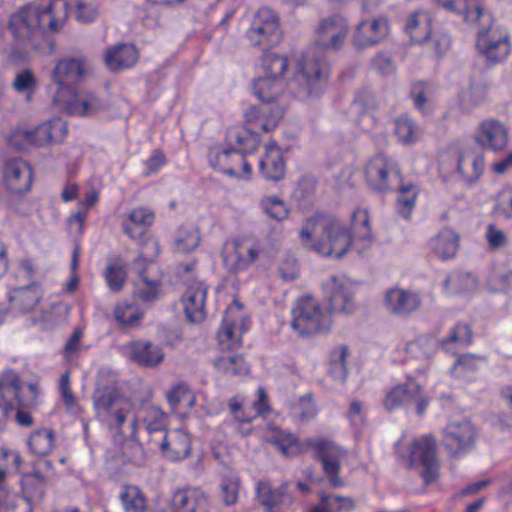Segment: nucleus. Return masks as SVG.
Wrapping results in <instances>:
<instances>
[{"instance_id": "nucleus-1", "label": "nucleus", "mask_w": 512, "mask_h": 512, "mask_svg": "<svg viewBox=\"0 0 512 512\" xmlns=\"http://www.w3.org/2000/svg\"><path fill=\"white\" fill-rule=\"evenodd\" d=\"M348 34V24L340 15L322 20L317 28L315 45L310 48L299 63L296 75L297 96L301 100L318 97L327 82L329 66L326 50H338Z\"/></svg>"}, {"instance_id": "nucleus-2", "label": "nucleus", "mask_w": 512, "mask_h": 512, "mask_svg": "<svg viewBox=\"0 0 512 512\" xmlns=\"http://www.w3.org/2000/svg\"><path fill=\"white\" fill-rule=\"evenodd\" d=\"M65 0L30 2L10 16L8 30L15 45L25 52L38 49L47 32H59L68 17Z\"/></svg>"}, {"instance_id": "nucleus-3", "label": "nucleus", "mask_w": 512, "mask_h": 512, "mask_svg": "<svg viewBox=\"0 0 512 512\" xmlns=\"http://www.w3.org/2000/svg\"><path fill=\"white\" fill-rule=\"evenodd\" d=\"M484 0H437L445 10L462 15L467 22L478 23L476 47L489 64H497L506 59L510 52L508 33L493 26V17L484 10Z\"/></svg>"}, {"instance_id": "nucleus-4", "label": "nucleus", "mask_w": 512, "mask_h": 512, "mask_svg": "<svg viewBox=\"0 0 512 512\" xmlns=\"http://www.w3.org/2000/svg\"><path fill=\"white\" fill-rule=\"evenodd\" d=\"M273 443L285 455L304 448L310 450L313 457L321 462L330 486L337 488L343 485V481L339 477L340 460L346 457L347 452L339 445L324 438H308L300 447L297 438L292 433L285 431L277 432L273 437Z\"/></svg>"}, {"instance_id": "nucleus-5", "label": "nucleus", "mask_w": 512, "mask_h": 512, "mask_svg": "<svg viewBox=\"0 0 512 512\" xmlns=\"http://www.w3.org/2000/svg\"><path fill=\"white\" fill-rule=\"evenodd\" d=\"M252 89L260 104L247 108L244 117L253 128L268 133L277 127L284 115V108L277 101L283 90L282 82L266 75L255 79Z\"/></svg>"}, {"instance_id": "nucleus-6", "label": "nucleus", "mask_w": 512, "mask_h": 512, "mask_svg": "<svg viewBox=\"0 0 512 512\" xmlns=\"http://www.w3.org/2000/svg\"><path fill=\"white\" fill-rule=\"evenodd\" d=\"M40 394L36 383H23L12 369L0 375V431L6 426L9 416L19 407H35Z\"/></svg>"}, {"instance_id": "nucleus-7", "label": "nucleus", "mask_w": 512, "mask_h": 512, "mask_svg": "<svg viewBox=\"0 0 512 512\" xmlns=\"http://www.w3.org/2000/svg\"><path fill=\"white\" fill-rule=\"evenodd\" d=\"M291 313V328L301 337L325 333L331 328L330 314L310 295L298 298Z\"/></svg>"}, {"instance_id": "nucleus-8", "label": "nucleus", "mask_w": 512, "mask_h": 512, "mask_svg": "<svg viewBox=\"0 0 512 512\" xmlns=\"http://www.w3.org/2000/svg\"><path fill=\"white\" fill-rule=\"evenodd\" d=\"M399 457L410 468H422L421 476L426 485L439 478L440 463L437 458L436 441L430 435L415 438L409 444L407 453Z\"/></svg>"}, {"instance_id": "nucleus-9", "label": "nucleus", "mask_w": 512, "mask_h": 512, "mask_svg": "<svg viewBox=\"0 0 512 512\" xmlns=\"http://www.w3.org/2000/svg\"><path fill=\"white\" fill-rule=\"evenodd\" d=\"M53 103L61 111L78 117H92L108 109V103L91 91L63 90L55 94Z\"/></svg>"}, {"instance_id": "nucleus-10", "label": "nucleus", "mask_w": 512, "mask_h": 512, "mask_svg": "<svg viewBox=\"0 0 512 512\" xmlns=\"http://www.w3.org/2000/svg\"><path fill=\"white\" fill-rule=\"evenodd\" d=\"M167 425L166 414L158 407L145 406L138 410L130 424L131 438L135 441L132 449L135 455L131 461L136 465H142L145 460L143 447L139 444V434L145 431L148 435L160 432L165 433Z\"/></svg>"}, {"instance_id": "nucleus-11", "label": "nucleus", "mask_w": 512, "mask_h": 512, "mask_svg": "<svg viewBox=\"0 0 512 512\" xmlns=\"http://www.w3.org/2000/svg\"><path fill=\"white\" fill-rule=\"evenodd\" d=\"M325 239L312 246V251L322 256H344L347 252H355L360 245L355 241L341 221L330 216L325 218L323 226Z\"/></svg>"}, {"instance_id": "nucleus-12", "label": "nucleus", "mask_w": 512, "mask_h": 512, "mask_svg": "<svg viewBox=\"0 0 512 512\" xmlns=\"http://www.w3.org/2000/svg\"><path fill=\"white\" fill-rule=\"evenodd\" d=\"M246 35L251 45L261 47L262 50L277 45L282 36L278 16L267 7L259 9Z\"/></svg>"}, {"instance_id": "nucleus-13", "label": "nucleus", "mask_w": 512, "mask_h": 512, "mask_svg": "<svg viewBox=\"0 0 512 512\" xmlns=\"http://www.w3.org/2000/svg\"><path fill=\"white\" fill-rule=\"evenodd\" d=\"M358 284L346 277L331 276L324 284L323 290L332 313L351 314L357 304L355 294Z\"/></svg>"}, {"instance_id": "nucleus-14", "label": "nucleus", "mask_w": 512, "mask_h": 512, "mask_svg": "<svg viewBox=\"0 0 512 512\" xmlns=\"http://www.w3.org/2000/svg\"><path fill=\"white\" fill-rule=\"evenodd\" d=\"M398 191L396 198L397 213L409 220L416 206L417 187L412 182L405 183L401 176L399 165L386 160V190Z\"/></svg>"}, {"instance_id": "nucleus-15", "label": "nucleus", "mask_w": 512, "mask_h": 512, "mask_svg": "<svg viewBox=\"0 0 512 512\" xmlns=\"http://www.w3.org/2000/svg\"><path fill=\"white\" fill-rule=\"evenodd\" d=\"M91 73V65L85 56L64 57L56 62L52 80L58 86L55 94L63 90H76L75 86Z\"/></svg>"}, {"instance_id": "nucleus-16", "label": "nucleus", "mask_w": 512, "mask_h": 512, "mask_svg": "<svg viewBox=\"0 0 512 512\" xmlns=\"http://www.w3.org/2000/svg\"><path fill=\"white\" fill-rule=\"evenodd\" d=\"M243 305L234 300L225 310L222 325L217 333L218 342L223 350H233L242 344V333L246 330Z\"/></svg>"}, {"instance_id": "nucleus-17", "label": "nucleus", "mask_w": 512, "mask_h": 512, "mask_svg": "<svg viewBox=\"0 0 512 512\" xmlns=\"http://www.w3.org/2000/svg\"><path fill=\"white\" fill-rule=\"evenodd\" d=\"M401 406H414L416 412L422 415L428 406V400L418 385L402 384L386 394V409H395Z\"/></svg>"}, {"instance_id": "nucleus-18", "label": "nucleus", "mask_w": 512, "mask_h": 512, "mask_svg": "<svg viewBox=\"0 0 512 512\" xmlns=\"http://www.w3.org/2000/svg\"><path fill=\"white\" fill-rule=\"evenodd\" d=\"M42 298L38 283L15 285L7 292L9 311L16 314L32 311Z\"/></svg>"}, {"instance_id": "nucleus-19", "label": "nucleus", "mask_w": 512, "mask_h": 512, "mask_svg": "<svg viewBox=\"0 0 512 512\" xmlns=\"http://www.w3.org/2000/svg\"><path fill=\"white\" fill-rule=\"evenodd\" d=\"M476 430L470 421L451 422L444 429L446 448L453 454H460L474 445Z\"/></svg>"}, {"instance_id": "nucleus-20", "label": "nucleus", "mask_w": 512, "mask_h": 512, "mask_svg": "<svg viewBox=\"0 0 512 512\" xmlns=\"http://www.w3.org/2000/svg\"><path fill=\"white\" fill-rule=\"evenodd\" d=\"M171 505L175 512H210L208 495L196 486L177 489L173 493Z\"/></svg>"}, {"instance_id": "nucleus-21", "label": "nucleus", "mask_w": 512, "mask_h": 512, "mask_svg": "<svg viewBox=\"0 0 512 512\" xmlns=\"http://www.w3.org/2000/svg\"><path fill=\"white\" fill-rule=\"evenodd\" d=\"M33 173L31 166L20 158L10 159L4 167V182L7 189L14 194L30 190Z\"/></svg>"}, {"instance_id": "nucleus-22", "label": "nucleus", "mask_w": 512, "mask_h": 512, "mask_svg": "<svg viewBox=\"0 0 512 512\" xmlns=\"http://www.w3.org/2000/svg\"><path fill=\"white\" fill-rule=\"evenodd\" d=\"M208 286L204 282H193L182 295V304L189 322L198 323L206 318L205 303Z\"/></svg>"}, {"instance_id": "nucleus-23", "label": "nucleus", "mask_w": 512, "mask_h": 512, "mask_svg": "<svg viewBox=\"0 0 512 512\" xmlns=\"http://www.w3.org/2000/svg\"><path fill=\"white\" fill-rule=\"evenodd\" d=\"M162 454L170 461H181L191 453L190 435L183 429L165 432L158 442Z\"/></svg>"}, {"instance_id": "nucleus-24", "label": "nucleus", "mask_w": 512, "mask_h": 512, "mask_svg": "<svg viewBox=\"0 0 512 512\" xmlns=\"http://www.w3.org/2000/svg\"><path fill=\"white\" fill-rule=\"evenodd\" d=\"M475 140L483 149L500 152L507 147L508 129L499 121L485 120L480 124Z\"/></svg>"}, {"instance_id": "nucleus-25", "label": "nucleus", "mask_w": 512, "mask_h": 512, "mask_svg": "<svg viewBox=\"0 0 512 512\" xmlns=\"http://www.w3.org/2000/svg\"><path fill=\"white\" fill-rule=\"evenodd\" d=\"M351 110L357 114L356 124L364 132L372 131L379 123L380 109L374 96L368 91L360 92L352 102Z\"/></svg>"}, {"instance_id": "nucleus-26", "label": "nucleus", "mask_w": 512, "mask_h": 512, "mask_svg": "<svg viewBox=\"0 0 512 512\" xmlns=\"http://www.w3.org/2000/svg\"><path fill=\"white\" fill-rule=\"evenodd\" d=\"M20 485L21 495L18 499L22 504L20 512H33L35 505L44 498L46 479L41 472L35 471L23 475Z\"/></svg>"}, {"instance_id": "nucleus-27", "label": "nucleus", "mask_w": 512, "mask_h": 512, "mask_svg": "<svg viewBox=\"0 0 512 512\" xmlns=\"http://www.w3.org/2000/svg\"><path fill=\"white\" fill-rule=\"evenodd\" d=\"M155 212L145 206L131 209L122 221L123 232L131 239H140L155 222Z\"/></svg>"}, {"instance_id": "nucleus-28", "label": "nucleus", "mask_w": 512, "mask_h": 512, "mask_svg": "<svg viewBox=\"0 0 512 512\" xmlns=\"http://www.w3.org/2000/svg\"><path fill=\"white\" fill-rule=\"evenodd\" d=\"M105 64L112 72L132 68L139 60V52L134 44L117 43L106 50Z\"/></svg>"}, {"instance_id": "nucleus-29", "label": "nucleus", "mask_w": 512, "mask_h": 512, "mask_svg": "<svg viewBox=\"0 0 512 512\" xmlns=\"http://www.w3.org/2000/svg\"><path fill=\"white\" fill-rule=\"evenodd\" d=\"M421 305L419 295L413 291L392 288L386 292V308L394 315L407 316Z\"/></svg>"}, {"instance_id": "nucleus-30", "label": "nucleus", "mask_w": 512, "mask_h": 512, "mask_svg": "<svg viewBox=\"0 0 512 512\" xmlns=\"http://www.w3.org/2000/svg\"><path fill=\"white\" fill-rule=\"evenodd\" d=\"M33 146L44 147L49 144L61 143L67 133L68 128L61 118H54L31 128Z\"/></svg>"}, {"instance_id": "nucleus-31", "label": "nucleus", "mask_w": 512, "mask_h": 512, "mask_svg": "<svg viewBox=\"0 0 512 512\" xmlns=\"http://www.w3.org/2000/svg\"><path fill=\"white\" fill-rule=\"evenodd\" d=\"M256 496L266 512H278L276 508L282 504H289L291 497L287 494V484L272 487L267 481H260L256 485Z\"/></svg>"}, {"instance_id": "nucleus-32", "label": "nucleus", "mask_w": 512, "mask_h": 512, "mask_svg": "<svg viewBox=\"0 0 512 512\" xmlns=\"http://www.w3.org/2000/svg\"><path fill=\"white\" fill-rule=\"evenodd\" d=\"M262 176L271 181H279L285 175V162L281 150L275 143L267 144L265 154L259 161Z\"/></svg>"}, {"instance_id": "nucleus-33", "label": "nucleus", "mask_w": 512, "mask_h": 512, "mask_svg": "<svg viewBox=\"0 0 512 512\" xmlns=\"http://www.w3.org/2000/svg\"><path fill=\"white\" fill-rule=\"evenodd\" d=\"M349 233L355 241L354 245H360L356 253H363L371 245L370 219L366 209L357 208L352 212Z\"/></svg>"}, {"instance_id": "nucleus-34", "label": "nucleus", "mask_w": 512, "mask_h": 512, "mask_svg": "<svg viewBox=\"0 0 512 512\" xmlns=\"http://www.w3.org/2000/svg\"><path fill=\"white\" fill-rule=\"evenodd\" d=\"M130 358L139 365L153 367L161 363L164 353L151 342L136 341L129 344Z\"/></svg>"}, {"instance_id": "nucleus-35", "label": "nucleus", "mask_w": 512, "mask_h": 512, "mask_svg": "<svg viewBox=\"0 0 512 512\" xmlns=\"http://www.w3.org/2000/svg\"><path fill=\"white\" fill-rule=\"evenodd\" d=\"M259 398L249 408L243 407L235 398L230 400L229 407L233 417L243 423H250L255 416H264L269 411L266 393L263 388L258 389Z\"/></svg>"}, {"instance_id": "nucleus-36", "label": "nucleus", "mask_w": 512, "mask_h": 512, "mask_svg": "<svg viewBox=\"0 0 512 512\" xmlns=\"http://www.w3.org/2000/svg\"><path fill=\"white\" fill-rule=\"evenodd\" d=\"M118 498L124 512H146L148 499L143 490L133 484L120 487Z\"/></svg>"}, {"instance_id": "nucleus-37", "label": "nucleus", "mask_w": 512, "mask_h": 512, "mask_svg": "<svg viewBox=\"0 0 512 512\" xmlns=\"http://www.w3.org/2000/svg\"><path fill=\"white\" fill-rule=\"evenodd\" d=\"M485 159L482 154H460L457 161V172L469 185L477 182L484 172Z\"/></svg>"}, {"instance_id": "nucleus-38", "label": "nucleus", "mask_w": 512, "mask_h": 512, "mask_svg": "<svg viewBox=\"0 0 512 512\" xmlns=\"http://www.w3.org/2000/svg\"><path fill=\"white\" fill-rule=\"evenodd\" d=\"M201 236L198 228L193 226H180L173 236L174 252L179 254H189L195 251L199 246Z\"/></svg>"}, {"instance_id": "nucleus-39", "label": "nucleus", "mask_w": 512, "mask_h": 512, "mask_svg": "<svg viewBox=\"0 0 512 512\" xmlns=\"http://www.w3.org/2000/svg\"><path fill=\"white\" fill-rule=\"evenodd\" d=\"M430 16L424 11L412 13L405 24V31L413 43H422L430 36Z\"/></svg>"}, {"instance_id": "nucleus-40", "label": "nucleus", "mask_w": 512, "mask_h": 512, "mask_svg": "<svg viewBox=\"0 0 512 512\" xmlns=\"http://www.w3.org/2000/svg\"><path fill=\"white\" fill-rule=\"evenodd\" d=\"M459 235L450 228L442 229L431 239L430 246L437 256H455L459 248Z\"/></svg>"}, {"instance_id": "nucleus-41", "label": "nucleus", "mask_w": 512, "mask_h": 512, "mask_svg": "<svg viewBox=\"0 0 512 512\" xmlns=\"http://www.w3.org/2000/svg\"><path fill=\"white\" fill-rule=\"evenodd\" d=\"M55 432L51 428L34 430L27 439V445L31 453L37 456H46L54 448Z\"/></svg>"}, {"instance_id": "nucleus-42", "label": "nucleus", "mask_w": 512, "mask_h": 512, "mask_svg": "<svg viewBox=\"0 0 512 512\" xmlns=\"http://www.w3.org/2000/svg\"><path fill=\"white\" fill-rule=\"evenodd\" d=\"M214 367L225 375L243 376L249 373L250 367L244 357L239 354H223L215 359Z\"/></svg>"}, {"instance_id": "nucleus-43", "label": "nucleus", "mask_w": 512, "mask_h": 512, "mask_svg": "<svg viewBox=\"0 0 512 512\" xmlns=\"http://www.w3.org/2000/svg\"><path fill=\"white\" fill-rule=\"evenodd\" d=\"M380 21L373 19L372 21H361L353 36L354 44L358 48L373 46L380 42L381 35L379 32Z\"/></svg>"}, {"instance_id": "nucleus-44", "label": "nucleus", "mask_w": 512, "mask_h": 512, "mask_svg": "<svg viewBox=\"0 0 512 512\" xmlns=\"http://www.w3.org/2000/svg\"><path fill=\"white\" fill-rule=\"evenodd\" d=\"M486 358L473 353H463L457 357L452 366V371L456 377L472 380L474 375L480 370L481 364Z\"/></svg>"}, {"instance_id": "nucleus-45", "label": "nucleus", "mask_w": 512, "mask_h": 512, "mask_svg": "<svg viewBox=\"0 0 512 512\" xmlns=\"http://www.w3.org/2000/svg\"><path fill=\"white\" fill-rule=\"evenodd\" d=\"M122 397L119 393L111 388L104 387L99 388L93 395V406L98 419H108L110 417L109 409L115 408L116 401H119Z\"/></svg>"}, {"instance_id": "nucleus-46", "label": "nucleus", "mask_w": 512, "mask_h": 512, "mask_svg": "<svg viewBox=\"0 0 512 512\" xmlns=\"http://www.w3.org/2000/svg\"><path fill=\"white\" fill-rule=\"evenodd\" d=\"M12 265V275L16 281V285L26 283H37L41 272L32 258H16Z\"/></svg>"}, {"instance_id": "nucleus-47", "label": "nucleus", "mask_w": 512, "mask_h": 512, "mask_svg": "<svg viewBox=\"0 0 512 512\" xmlns=\"http://www.w3.org/2000/svg\"><path fill=\"white\" fill-rule=\"evenodd\" d=\"M394 134L402 144L411 145L419 140L421 130L411 117L401 115L394 120Z\"/></svg>"}, {"instance_id": "nucleus-48", "label": "nucleus", "mask_w": 512, "mask_h": 512, "mask_svg": "<svg viewBox=\"0 0 512 512\" xmlns=\"http://www.w3.org/2000/svg\"><path fill=\"white\" fill-rule=\"evenodd\" d=\"M239 153L236 148L224 149L220 152H211L209 154V162L214 169L231 177H241L240 172L237 170V161L234 159V154Z\"/></svg>"}, {"instance_id": "nucleus-49", "label": "nucleus", "mask_w": 512, "mask_h": 512, "mask_svg": "<svg viewBox=\"0 0 512 512\" xmlns=\"http://www.w3.org/2000/svg\"><path fill=\"white\" fill-rule=\"evenodd\" d=\"M163 294V285L160 280H149L145 275H141L140 280L135 284L134 296L145 303L155 302Z\"/></svg>"}, {"instance_id": "nucleus-50", "label": "nucleus", "mask_w": 512, "mask_h": 512, "mask_svg": "<svg viewBox=\"0 0 512 512\" xmlns=\"http://www.w3.org/2000/svg\"><path fill=\"white\" fill-rule=\"evenodd\" d=\"M473 343V331L469 324L458 322L449 331L447 337L441 341V347L449 351L451 344H457L461 347H469Z\"/></svg>"}, {"instance_id": "nucleus-51", "label": "nucleus", "mask_w": 512, "mask_h": 512, "mask_svg": "<svg viewBox=\"0 0 512 512\" xmlns=\"http://www.w3.org/2000/svg\"><path fill=\"white\" fill-rule=\"evenodd\" d=\"M365 178L371 189L383 191L384 189V155L376 154L365 167Z\"/></svg>"}, {"instance_id": "nucleus-52", "label": "nucleus", "mask_w": 512, "mask_h": 512, "mask_svg": "<svg viewBox=\"0 0 512 512\" xmlns=\"http://www.w3.org/2000/svg\"><path fill=\"white\" fill-rule=\"evenodd\" d=\"M434 91L433 85L429 82L418 81L411 85L410 97L413 104L424 115L431 112L430 97Z\"/></svg>"}, {"instance_id": "nucleus-53", "label": "nucleus", "mask_w": 512, "mask_h": 512, "mask_svg": "<svg viewBox=\"0 0 512 512\" xmlns=\"http://www.w3.org/2000/svg\"><path fill=\"white\" fill-rule=\"evenodd\" d=\"M228 138L231 142L234 141L238 145L239 148L236 150L241 154L253 153L260 144L258 134L249 129H230Z\"/></svg>"}, {"instance_id": "nucleus-54", "label": "nucleus", "mask_w": 512, "mask_h": 512, "mask_svg": "<svg viewBox=\"0 0 512 512\" xmlns=\"http://www.w3.org/2000/svg\"><path fill=\"white\" fill-rule=\"evenodd\" d=\"M142 316L136 305L125 301L118 302L114 309L115 320L123 327L138 326Z\"/></svg>"}, {"instance_id": "nucleus-55", "label": "nucleus", "mask_w": 512, "mask_h": 512, "mask_svg": "<svg viewBox=\"0 0 512 512\" xmlns=\"http://www.w3.org/2000/svg\"><path fill=\"white\" fill-rule=\"evenodd\" d=\"M261 58L262 68L267 76L280 77L285 73L288 67V60L285 56L279 55L272 51L264 50Z\"/></svg>"}, {"instance_id": "nucleus-56", "label": "nucleus", "mask_w": 512, "mask_h": 512, "mask_svg": "<svg viewBox=\"0 0 512 512\" xmlns=\"http://www.w3.org/2000/svg\"><path fill=\"white\" fill-rule=\"evenodd\" d=\"M348 355V348L341 346L333 353L332 359L329 364L330 376L339 381H345L347 377L346 357Z\"/></svg>"}, {"instance_id": "nucleus-57", "label": "nucleus", "mask_w": 512, "mask_h": 512, "mask_svg": "<svg viewBox=\"0 0 512 512\" xmlns=\"http://www.w3.org/2000/svg\"><path fill=\"white\" fill-rule=\"evenodd\" d=\"M261 207L270 218L277 221L286 219L289 214V210L284 201L277 196H270L262 199Z\"/></svg>"}, {"instance_id": "nucleus-58", "label": "nucleus", "mask_w": 512, "mask_h": 512, "mask_svg": "<svg viewBox=\"0 0 512 512\" xmlns=\"http://www.w3.org/2000/svg\"><path fill=\"white\" fill-rule=\"evenodd\" d=\"M115 408L109 409L110 417L108 419H99L105 423L110 429L119 428L126 420L128 413L130 412L131 405L123 398L116 401Z\"/></svg>"}, {"instance_id": "nucleus-59", "label": "nucleus", "mask_w": 512, "mask_h": 512, "mask_svg": "<svg viewBox=\"0 0 512 512\" xmlns=\"http://www.w3.org/2000/svg\"><path fill=\"white\" fill-rule=\"evenodd\" d=\"M239 478L235 475H226L220 483L221 498L225 505L231 506L238 500Z\"/></svg>"}, {"instance_id": "nucleus-60", "label": "nucleus", "mask_w": 512, "mask_h": 512, "mask_svg": "<svg viewBox=\"0 0 512 512\" xmlns=\"http://www.w3.org/2000/svg\"><path fill=\"white\" fill-rule=\"evenodd\" d=\"M13 88L19 93L30 96L37 87L36 77L31 69H25L16 74L12 83Z\"/></svg>"}, {"instance_id": "nucleus-61", "label": "nucleus", "mask_w": 512, "mask_h": 512, "mask_svg": "<svg viewBox=\"0 0 512 512\" xmlns=\"http://www.w3.org/2000/svg\"><path fill=\"white\" fill-rule=\"evenodd\" d=\"M104 275L111 291L118 292L122 290L127 277L126 270L123 266L118 264L109 265Z\"/></svg>"}, {"instance_id": "nucleus-62", "label": "nucleus", "mask_w": 512, "mask_h": 512, "mask_svg": "<svg viewBox=\"0 0 512 512\" xmlns=\"http://www.w3.org/2000/svg\"><path fill=\"white\" fill-rule=\"evenodd\" d=\"M487 285L492 292H508L512 288V271L505 269L503 272L492 273L488 278Z\"/></svg>"}, {"instance_id": "nucleus-63", "label": "nucleus", "mask_w": 512, "mask_h": 512, "mask_svg": "<svg viewBox=\"0 0 512 512\" xmlns=\"http://www.w3.org/2000/svg\"><path fill=\"white\" fill-rule=\"evenodd\" d=\"M9 145L18 151H25L33 146L31 128L17 127L9 135Z\"/></svg>"}, {"instance_id": "nucleus-64", "label": "nucleus", "mask_w": 512, "mask_h": 512, "mask_svg": "<svg viewBox=\"0 0 512 512\" xmlns=\"http://www.w3.org/2000/svg\"><path fill=\"white\" fill-rule=\"evenodd\" d=\"M82 337L83 331L80 328H76L74 329L69 339L66 341L62 350V356L67 362L72 363L79 356V353L82 349Z\"/></svg>"}]
</instances>
